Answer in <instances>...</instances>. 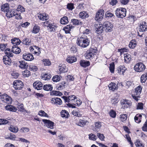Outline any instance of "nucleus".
Listing matches in <instances>:
<instances>
[{
	"mask_svg": "<svg viewBox=\"0 0 147 147\" xmlns=\"http://www.w3.org/2000/svg\"><path fill=\"white\" fill-rule=\"evenodd\" d=\"M90 42L87 36H83L77 38L76 43L79 46L85 48L89 45Z\"/></svg>",
	"mask_w": 147,
	"mask_h": 147,
	"instance_id": "f257e3e1",
	"label": "nucleus"
},
{
	"mask_svg": "<svg viewBox=\"0 0 147 147\" xmlns=\"http://www.w3.org/2000/svg\"><path fill=\"white\" fill-rule=\"evenodd\" d=\"M127 10L125 8L119 7L117 8L115 11V14L117 17L123 18L125 17Z\"/></svg>",
	"mask_w": 147,
	"mask_h": 147,
	"instance_id": "f03ea898",
	"label": "nucleus"
},
{
	"mask_svg": "<svg viewBox=\"0 0 147 147\" xmlns=\"http://www.w3.org/2000/svg\"><path fill=\"white\" fill-rule=\"evenodd\" d=\"M113 25L111 22L105 21L103 24V30L106 32H110L112 31Z\"/></svg>",
	"mask_w": 147,
	"mask_h": 147,
	"instance_id": "7ed1b4c3",
	"label": "nucleus"
},
{
	"mask_svg": "<svg viewBox=\"0 0 147 147\" xmlns=\"http://www.w3.org/2000/svg\"><path fill=\"white\" fill-rule=\"evenodd\" d=\"M13 87L16 90H21L24 86L22 82L20 80H14L13 83Z\"/></svg>",
	"mask_w": 147,
	"mask_h": 147,
	"instance_id": "20e7f679",
	"label": "nucleus"
},
{
	"mask_svg": "<svg viewBox=\"0 0 147 147\" xmlns=\"http://www.w3.org/2000/svg\"><path fill=\"white\" fill-rule=\"evenodd\" d=\"M145 65L142 62L136 63L134 67L135 71L138 72H141L144 71L146 68Z\"/></svg>",
	"mask_w": 147,
	"mask_h": 147,
	"instance_id": "39448f33",
	"label": "nucleus"
},
{
	"mask_svg": "<svg viewBox=\"0 0 147 147\" xmlns=\"http://www.w3.org/2000/svg\"><path fill=\"white\" fill-rule=\"evenodd\" d=\"M104 11L103 9H100L97 12L95 19L96 21L99 22L101 21L103 18L104 15Z\"/></svg>",
	"mask_w": 147,
	"mask_h": 147,
	"instance_id": "423d86ee",
	"label": "nucleus"
},
{
	"mask_svg": "<svg viewBox=\"0 0 147 147\" xmlns=\"http://www.w3.org/2000/svg\"><path fill=\"white\" fill-rule=\"evenodd\" d=\"M1 100L7 104H11L12 102V99L11 97L6 94H4L1 95Z\"/></svg>",
	"mask_w": 147,
	"mask_h": 147,
	"instance_id": "0eeeda50",
	"label": "nucleus"
},
{
	"mask_svg": "<svg viewBox=\"0 0 147 147\" xmlns=\"http://www.w3.org/2000/svg\"><path fill=\"white\" fill-rule=\"evenodd\" d=\"M42 121L45 124V126L51 129H52L54 128V123L53 122L46 119H43Z\"/></svg>",
	"mask_w": 147,
	"mask_h": 147,
	"instance_id": "6e6552de",
	"label": "nucleus"
},
{
	"mask_svg": "<svg viewBox=\"0 0 147 147\" xmlns=\"http://www.w3.org/2000/svg\"><path fill=\"white\" fill-rule=\"evenodd\" d=\"M138 31L140 32H145L147 30V23L146 22H141L138 27Z\"/></svg>",
	"mask_w": 147,
	"mask_h": 147,
	"instance_id": "1a4fd4ad",
	"label": "nucleus"
},
{
	"mask_svg": "<svg viewBox=\"0 0 147 147\" xmlns=\"http://www.w3.org/2000/svg\"><path fill=\"white\" fill-rule=\"evenodd\" d=\"M94 26L95 32L99 35L101 34L104 30L103 28V24H96Z\"/></svg>",
	"mask_w": 147,
	"mask_h": 147,
	"instance_id": "9d476101",
	"label": "nucleus"
},
{
	"mask_svg": "<svg viewBox=\"0 0 147 147\" xmlns=\"http://www.w3.org/2000/svg\"><path fill=\"white\" fill-rule=\"evenodd\" d=\"M33 87L37 90H42L43 86L42 83L39 81L34 82L33 84Z\"/></svg>",
	"mask_w": 147,
	"mask_h": 147,
	"instance_id": "9b49d317",
	"label": "nucleus"
},
{
	"mask_svg": "<svg viewBox=\"0 0 147 147\" xmlns=\"http://www.w3.org/2000/svg\"><path fill=\"white\" fill-rule=\"evenodd\" d=\"M51 103L56 105H60L62 104V102L61 99L58 97L52 98L51 100Z\"/></svg>",
	"mask_w": 147,
	"mask_h": 147,
	"instance_id": "f8f14e48",
	"label": "nucleus"
},
{
	"mask_svg": "<svg viewBox=\"0 0 147 147\" xmlns=\"http://www.w3.org/2000/svg\"><path fill=\"white\" fill-rule=\"evenodd\" d=\"M23 58L26 61H31L34 59L33 55L30 53H25L23 55Z\"/></svg>",
	"mask_w": 147,
	"mask_h": 147,
	"instance_id": "ddd939ff",
	"label": "nucleus"
},
{
	"mask_svg": "<svg viewBox=\"0 0 147 147\" xmlns=\"http://www.w3.org/2000/svg\"><path fill=\"white\" fill-rule=\"evenodd\" d=\"M18 12L17 9H13L11 11H9V13H6V16L7 17L10 18L15 16Z\"/></svg>",
	"mask_w": 147,
	"mask_h": 147,
	"instance_id": "4468645a",
	"label": "nucleus"
},
{
	"mask_svg": "<svg viewBox=\"0 0 147 147\" xmlns=\"http://www.w3.org/2000/svg\"><path fill=\"white\" fill-rule=\"evenodd\" d=\"M102 126L101 123L98 121L95 122L94 125L93 127L92 128V130L96 132H98L99 130Z\"/></svg>",
	"mask_w": 147,
	"mask_h": 147,
	"instance_id": "2eb2a0df",
	"label": "nucleus"
},
{
	"mask_svg": "<svg viewBox=\"0 0 147 147\" xmlns=\"http://www.w3.org/2000/svg\"><path fill=\"white\" fill-rule=\"evenodd\" d=\"M3 60L4 63L7 66H10L11 65V60L10 58L8 56H4Z\"/></svg>",
	"mask_w": 147,
	"mask_h": 147,
	"instance_id": "dca6fc26",
	"label": "nucleus"
},
{
	"mask_svg": "<svg viewBox=\"0 0 147 147\" xmlns=\"http://www.w3.org/2000/svg\"><path fill=\"white\" fill-rule=\"evenodd\" d=\"M126 70V68L124 65H120L117 67V71L118 73L120 74L124 75Z\"/></svg>",
	"mask_w": 147,
	"mask_h": 147,
	"instance_id": "f3484780",
	"label": "nucleus"
},
{
	"mask_svg": "<svg viewBox=\"0 0 147 147\" xmlns=\"http://www.w3.org/2000/svg\"><path fill=\"white\" fill-rule=\"evenodd\" d=\"M17 45H14L11 48V51L16 54H19L21 52L20 48L17 46Z\"/></svg>",
	"mask_w": 147,
	"mask_h": 147,
	"instance_id": "a211bd4d",
	"label": "nucleus"
},
{
	"mask_svg": "<svg viewBox=\"0 0 147 147\" xmlns=\"http://www.w3.org/2000/svg\"><path fill=\"white\" fill-rule=\"evenodd\" d=\"M9 6L8 3L4 4L1 6V10L2 11L4 12L9 13Z\"/></svg>",
	"mask_w": 147,
	"mask_h": 147,
	"instance_id": "6ab92c4d",
	"label": "nucleus"
},
{
	"mask_svg": "<svg viewBox=\"0 0 147 147\" xmlns=\"http://www.w3.org/2000/svg\"><path fill=\"white\" fill-rule=\"evenodd\" d=\"M66 60L67 62L71 63L76 62L77 59L75 56H69L66 58Z\"/></svg>",
	"mask_w": 147,
	"mask_h": 147,
	"instance_id": "aec40b11",
	"label": "nucleus"
},
{
	"mask_svg": "<svg viewBox=\"0 0 147 147\" xmlns=\"http://www.w3.org/2000/svg\"><path fill=\"white\" fill-rule=\"evenodd\" d=\"M74 28V27L72 26L71 24H69L64 27L63 30L65 31V33H70V31L71 30V29Z\"/></svg>",
	"mask_w": 147,
	"mask_h": 147,
	"instance_id": "412c9836",
	"label": "nucleus"
},
{
	"mask_svg": "<svg viewBox=\"0 0 147 147\" xmlns=\"http://www.w3.org/2000/svg\"><path fill=\"white\" fill-rule=\"evenodd\" d=\"M80 66L84 68L89 66L90 63L89 61H86L85 60H81L80 62Z\"/></svg>",
	"mask_w": 147,
	"mask_h": 147,
	"instance_id": "4be33fe9",
	"label": "nucleus"
},
{
	"mask_svg": "<svg viewBox=\"0 0 147 147\" xmlns=\"http://www.w3.org/2000/svg\"><path fill=\"white\" fill-rule=\"evenodd\" d=\"M39 19L42 21L47 20L49 19L48 15L45 13H40L38 16Z\"/></svg>",
	"mask_w": 147,
	"mask_h": 147,
	"instance_id": "5701e85b",
	"label": "nucleus"
},
{
	"mask_svg": "<svg viewBox=\"0 0 147 147\" xmlns=\"http://www.w3.org/2000/svg\"><path fill=\"white\" fill-rule=\"evenodd\" d=\"M5 109L10 111L15 112L16 111L17 109L14 106L9 105H7L5 107Z\"/></svg>",
	"mask_w": 147,
	"mask_h": 147,
	"instance_id": "b1692460",
	"label": "nucleus"
},
{
	"mask_svg": "<svg viewBox=\"0 0 147 147\" xmlns=\"http://www.w3.org/2000/svg\"><path fill=\"white\" fill-rule=\"evenodd\" d=\"M11 43L15 45H19L21 42V40L18 38H14L11 40Z\"/></svg>",
	"mask_w": 147,
	"mask_h": 147,
	"instance_id": "393cba45",
	"label": "nucleus"
},
{
	"mask_svg": "<svg viewBox=\"0 0 147 147\" xmlns=\"http://www.w3.org/2000/svg\"><path fill=\"white\" fill-rule=\"evenodd\" d=\"M63 93L59 91L53 90L50 92V95L51 96H61L63 95Z\"/></svg>",
	"mask_w": 147,
	"mask_h": 147,
	"instance_id": "a878e982",
	"label": "nucleus"
},
{
	"mask_svg": "<svg viewBox=\"0 0 147 147\" xmlns=\"http://www.w3.org/2000/svg\"><path fill=\"white\" fill-rule=\"evenodd\" d=\"M20 65L19 67L21 69H26L27 68L28 65H27V63L24 61L21 60L19 61Z\"/></svg>",
	"mask_w": 147,
	"mask_h": 147,
	"instance_id": "bb28decb",
	"label": "nucleus"
},
{
	"mask_svg": "<svg viewBox=\"0 0 147 147\" xmlns=\"http://www.w3.org/2000/svg\"><path fill=\"white\" fill-rule=\"evenodd\" d=\"M43 88L44 90L47 91H52L53 88L52 85L50 84H45L43 86Z\"/></svg>",
	"mask_w": 147,
	"mask_h": 147,
	"instance_id": "cd10ccee",
	"label": "nucleus"
},
{
	"mask_svg": "<svg viewBox=\"0 0 147 147\" xmlns=\"http://www.w3.org/2000/svg\"><path fill=\"white\" fill-rule=\"evenodd\" d=\"M71 23L74 25L77 26L82 25V22L77 19H73L71 20Z\"/></svg>",
	"mask_w": 147,
	"mask_h": 147,
	"instance_id": "c85d7f7f",
	"label": "nucleus"
},
{
	"mask_svg": "<svg viewBox=\"0 0 147 147\" xmlns=\"http://www.w3.org/2000/svg\"><path fill=\"white\" fill-rule=\"evenodd\" d=\"M61 114L62 117L68 118L69 116V114L68 112L65 110H62L61 111Z\"/></svg>",
	"mask_w": 147,
	"mask_h": 147,
	"instance_id": "c756f323",
	"label": "nucleus"
},
{
	"mask_svg": "<svg viewBox=\"0 0 147 147\" xmlns=\"http://www.w3.org/2000/svg\"><path fill=\"white\" fill-rule=\"evenodd\" d=\"M65 84L66 82L64 81L59 83L56 86V87L57 88V89L58 90H61L64 88Z\"/></svg>",
	"mask_w": 147,
	"mask_h": 147,
	"instance_id": "7c9ffc66",
	"label": "nucleus"
},
{
	"mask_svg": "<svg viewBox=\"0 0 147 147\" xmlns=\"http://www.w3.org/2000/svg\"><path fill=\"white\" fill-rule=\"evenodd\" d=\"M131 102L130 101L125 99L122 102V105H124V107L126 108H128L130 106Z\"/></svg>",
	"mask_w": 147,
	"mask_h": 147,
	"instance_id": "2f4dec72",
	"label": "nucleus"
},
{
	"mask_svg": "<svg viewBox=\"0 0 147 147\" xmlns=\"http://www.w3.org/2000/svg\"><path fill=\"white\" fill-rule=\"evenodd\" d=\"M80 18L82 19H84L88 17V15L87 12L83 11L80 12L79 14Z\"/></svg>",
	"mask_w": 147,
	"mask_h": 147,
	"instance_id": "473e14b6",
	"label": "nucleus"
},
{
	"mask_svg": "<svg viewBox=\"0 0 147 147\" xmlns=\"http://www.w3.org/2000/svg\"><path fill=\"white\" fill-rule=\"evenodd\" d=\"M124 61L125 63L129 62L131 60V55L128 53L124 54Z\"/></svg>",
	"mask_w": 147,
	"mask_h": 147,
	"instance_id": "72a5a7b5",
	"label": "nucleus"
},
{
	"mask_svg": "<svg viewBox=\"0 0 147 147\" xmlns=\"http://www.w3.org/2000/svg\"><path fill=\"white\" fill-rule=\"evenodd\" d=\"M9 129L11 132L14 133L17 132L18 131V129L17 127H15L13 125H10Z\"/></svg>",
	"mask_w": 147,
	"mask_h": 147,
	"instance_id": "f704fd0d",
	"label": "nucleus"
},
{
	"mask_svg": "<svg viewBox=\"0 0 147 147\" xmlns=\"http://www.w3.org/2000/svg\"><path fill=\"white\" fill-rule=\"evenodd\" d=\"M69 22L68 18L66 16H64L61 18L60 21V23L62 24H65Z\"/></svg>",
	"mask_w": 147,
	"mask_h": 147,
	"instance_id": "c9c22d12",
	"label": "nucleus"
},
{
	"mask_svg": "<svg viewBox=\"0 0 147 147\" xmlns=\"http://www.w3.org/2000/svg\"><path fill=\"white\" fill-rule=\"evenodd\" d=\"M88 121L86 120H83L81 119H79L77 125L80 127H83L85 125Z\"/></svg>",
	"mask_w": 147,
	"mask_h": 147,
	"instance_id": "e433bc0d",
	"label": "nucleus"
},
{
	"mask_svg": "<svg viewBox=\"0 0 147 147\" xmlns=\"http://www.w3.org/2000/svg\"><path fill=\"white\" fill-rule=\"evenodd\" d=\"M46 24L48 25L47 27H49V28L51 29V32L55 30V26L53 25L52 24L49 23V21H47L46 22Z\"/></svg>",
	"mask_w": 147,
	"mask_h": 147,
	"instance_id": "4c0bfd02",
	"label": "nucleus"
},
{
	"mask_svg": "<svg viewBox=\"0 0 147 147\" xmlns=\"http://www.w3.org/2000/svg\"><path fill=\"white\" fill-rule=\"evenodd\" d=\"M142 87L140 86H138L135 89V92L136 94V95H139L142 91Z\"/></svg>",
	"mask_w": 147,
	"mask_h": 147,
	"instance_id": "58836bf2",
	"label": "nucleus"
},
{
	"mask_svg": "<svg viewBox=\"0 0 147 147\" xmlns=\"http://www.w3.org/2000/svg\"><path fill=\"white\" fill-rule=\"evenodd\" d=\"M109 88L110 90L113 91L117 90V88L116 87V84L115 83L111 82L109 85Z\"/></svg>",
	"mask_w": 147,
	"mask_h": 147,
	"instance_id": "ea45409f",
	"label": "nucleus"
},
{
	"mask_svg": "<svg viewBox=\"0 0 147 147\" xmlns=\"http://www.w3.org/2000/svg\"><path fill=\"white\" fill-rule=\"evenodd\" d=\"M40 28L39 26L37 25L34 26L33 29L32 33L36 34L38 33L40 30Z\"/></svg>",
	"mask_w": 147,
	"mask_h": 147,
	"instance_id": "a19ab883",
	"label": "nucleus"
},
{
	"mask_svg": "<svg viewBox=\"0 0 147 147\" xmlns=\"http://www.w3.org/2000/svg\"><path fill=\"white\" fill-rule=\"evenodd\" d=\"M22 73L23 76L25 78L28 77L31 74L30 72L27 70H26L22 71Z\"/></svg>",
	"mask_w": 147,
	"mask_h": 147,
	"instance_id": "79ce46f5",
	"label": "nucleus"
},
{
	"mask_svg": "<svg viewBox=\"0 0 147 147\" xmlns=\"http://www.w3.org/2000/svg\"><path fill=\"white\" fill-rule=\"evenodd\" d=\"M115 66V64L114 62H112L109 65V70L112 73H113L114 72Z\"/></svg>",
	"mask_w": 147,
	"mask_h": 147,
	"instance_id": "37998d69",
	"label": "nucleus"
},
{
	"mask_svg": "<svg viewBox=\"0 0 147 147\" xmlns=\"http://www.w3.org/2000/svg\"><path fill=\"white\" fill-rule=\"evenodd\" d=\"M109 114L110 116L113 118H115L116 117V112L113 110H111L109 113Z\"/></svg>",
	"mask_w": 147,
	"mask_h": 147,
	"instance_id": "c03bdc74",
	"label": "nucleus"
},
{
	"mask_svg": "<svg viewBox=\"0 0 147 147\" xmlns=\"http://www.w3.org/2000/svg\"><path fill=\"white\" fill-rule=\"evenodd\" d=\"M59 71L61 73L66 72L67 71L66 66L64 65H62L61 66H59Z\"/></svg>",
	"mask_w": 147,
	"mask_h": 147,
	"instance_id": "a18cd8bd",
	"label": "nucleus"
},
{
	"mask_svg": "<svg viewBox=\"0 0 147 147\" xmlns=\"http://www.w3.org/2000/svg\"><path fill=\"white\" fill-rule=\"evenodd\" d=\"M89 138L90 140L95 141L97 138V137L94 134L91 133L89 135Z\"/></svg>",
	"mask_w": 147,
	"mask_h": 147,
	"instance_id": "49530a36",
	"label": "nucleus"
},
{
	"mask_svg": "<svg viewBox=\"0 0 147 147\" xmlns=\"http://www.w3.org/2000/svg\"><path fill=\"white\" fill-rule=\"evenodd\" d=\"M43 63L45 66H49L51 65V62L48 59H43Z\"/></svg>",
	"mask_w": 147,
	"mask_h": 147,
	"instance_id": "de8ad7c7",
	"label": "nucleus"
},
{
	"mask_svg": "<svg viewBox=\"0 0 147 147\" xmlns=\"http://www.w3.org/2000/svg\"><path fill=\"white\" fill-rule=\"evenodd\" d=\"M23 41L24 44L26 45H29L31 43V40L29 38H24Z\"/></svg>",
	"mask_w": 147,
	"mask_h": 147,
	"instance_id": "09e8293b",
	"label": "nucleus"
},
{
	"mask_svg": "<svg viewBox=\"0 0 147 147\" xmlns=\"http://www.w3.org/2000/svg\"><path fill=\"white\" fill-rule=\"evenodd\" d=\"M126 138L127 139V141L130 144L131 147H133V143L132 142L131 138L129 136L128 134H126L125 135Z\"/></svg>",
	"mask_w": 147,
	"mask_h": 147,
	"instance_id": "8fccbe9b",
	"label": "nucleus"
},
{
	"mask_svg": "<svg viewBox=\"0 0 147 147\" xmlns=\"http://www.w3.org/2000/svg\"><path fill=\"white\" fill-rule=\"evenodd\" d=\"M16 9L19 12L20 11L21 12H22L25 11V8L22 5H19L18 6V7Z\"/></svg>",
	"mask_w": 147,
	"mask_h": 147,
	"instance_id": "3c124183",
	"label": "nucleus"
},
{
	"mask_svg": "<svg viewBox=\"0 0 147 147\" xmlns=\"http://www.w3.org/2000/svg\"><path fill=\"white\" fill-rule=\"evenodd\" d=\"M136 147H144V145L139 140H137L135 143Z\"/></svg>",
	"mask_w": 147,
	"mask_h": 147,
	"instance_id": "603ef678",
	"label": "nucleus"
},
{
	"mask_svg": "<svg viewBox=\"0 0 147 147\" xmlns=\"http://www.w3.org/2000/svg\"><path fill=\"white\" fill-rule=\"evenodd\" d=\"M38 115L41 116L48 117V115L45 112V111L42 110L40 111L38 113Z\"/></svg>",
	"mask_w": 147,
	"mask_h": 147,
	"instance_id": "864d4df0",
	"label": "nucleus"
},
{
	"mask_svg": "<svg viewBox=\"0 0 147 147\" xmlns=\"http://www.w3.org/2000/svg\"><path fill=\"white\" fill-rule=\"evenodd\" d=\"M136 43H134L133 40H132L129 43V47L130 48L134 49L136 47Z\"/></svg>",
	"mask_w": 147,
	"mask_h": 147,
	"instance_id": "5fc2aeb1",
	"label": "nucleus"
},
{
	"mask_svg": "<svg viewBox=\"0 0 147 147\" xmlns=\"http://www.w3.org/2000/svg\"><path fill=\"white\" fill-rule=\"evenodd\" d=\"M29 69L31 71H36L38 69V68L37 66L33 65H30L29 66Z\"/></svg>",
	"mask_w": 147,
	"mask_h": 147,
	"instance_id": "6e6d98bb",
	"label": "nucleus"
},
{
	"mask_svg": "<svg viewBox=\"0 0 147 147\" xmlns=\"http://www.w3.org/2000/svg\"><path fill=\"white\" fill-rule=\"evenodd\" d=\"M60 80V78L58 75L54 76L52 78V80L53 82H57Z\"/></svg>",
	"mask_w": 147,
	"mask_h": 147,
	"instance_id": "4d7b16f0",
	"label": "nucleus"
},
{
	"mask_svg": "<svg viewBox=\"0 0 147 147\" xmlns=\"http://www.w3.org/2000/svg\"><path fill=\"white\" fill-rule=\"evenodd\" d=\"M67 8L69 10H72L74 8V4L72 3H68L67 5Z\"/></svg>",
	"mask_w": 147,
	"mask_h": 147,
	"instance_id": "13d9d810",
	"label": "nucleus"
},
{
	"mask_svg": "<svg viewBox=\"0 0 147 147\" xmlns=\"http://www.w3.org/2000/svg\"><path fill=\"white\" fill-rule=\"evenodd\" d=\"M7 46V44L0 43V51L1 50L2 51H4Z\"/></svg>",
	"mask_w": 147,
	"mask_h": 147,
	"instance_id": "bf43d9fd",
	"label": "nucleus"
},
{
	"mask_svg": "<svg viewBox=\"0 0 147 147\" xmlns=\"http://www.w3.org/2000/svg\"><path fill=\"white\" fill-rule=\"evenodd\" d=\"M86 53L87 55L86 56V58L87 59H90L94 55V54L90 53H89V52H88V51H87Z\"/></svg>",
	"mask_w": 147,
	"mask_h": 147,
	"instance_id": "052dcab7",
	"label": "nucleus"
},
{
	"mask_svg": "<svg viewBox=\"0 0 147 147\" xmlns=\"http://www.w3.org/2000/svg\"><path fill=\"white\" fill-rule=\"evenodd\" d=\"M127 118V115L126 114H123L120 115L121 119L123 122L126 121Z\"/></svg>",
	"mask_w": 147,
	"mask_h": 147,
	"instance_id": "680f3d73",
	"label": "nucleus"
},
{
	"mask_svg": "<svg viewBox=\"0 0 147 147\" xmlns=\"http://www.w3.org/2000/svg\"><path fill=\"white\" fill-rule=\"evenodd\" d=\"M142 130L144 131H147V119L142 127Z\"/></svg>",
	"mask_w": 147,
	"mask_h": 147,
	"instance_id": "e2e57ef3",
	"label": "nucleus"
},
{
	"mask_svg": "<svg viewBox=\"0 0 147 147\" xmlns=\"http://www.w3.org/2000/svg\"><path fill=\"white\" fill-rule=\"evenodd\" d=\"M61 97L64 99L65 103L67 102L69 103L70 102V99H69L68 96H63Z\"/></svg>",
	"mask_w": 147,
	"mask_h": 147,
	"instance_id": "0e129e2a",
	"label": "nucleus"
},
{
	"mask_svg": "<svg viewBox=\"0 0 147 147\" xmlns=\"http://www.w3.org/2000/svg\"><path fill=\"white\" fill-rule=\"evenodd\" d=\"M66 79L67 81H74V78L72 76V75H68Z\"/></svg>",
	"mask_w": 147,
	"mask_h": 147,
	"instance_id": "69168bd1",
	"label": "nucleus"
},
{
	"mask_svg": "<svg viewBox=\"0 0 147 147\" xmlns=\"http://www.w3.org/2000/svg\"><path fill=\"white\" fill-rule=\"evenodd\" d=\"M78 49L75 47L73 46L70 49V51L74 53H77Z\"/></svg>",
	"mask_w": 147,
	"mask_h": 147,
	"instance_id": "338daca9",
	"label": "nucleus"
},
{
	"mask_svg": "<svg viewBox=\"0 0 147 147\" xmlns=\"http://www.w3.org/2000/svg\"><path fill=\"white\" fill-rule=\"evenodd\" d=\"M113 16V14L110 12H109L108 11L105 14V17L106 18L108 17V18H110Z\"/></svg>",
	"mask_w": 147,
	"mask_h": 147,
	"instance_id": "774afa93",
	"label": "nucleus"
}]
</instances>
